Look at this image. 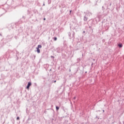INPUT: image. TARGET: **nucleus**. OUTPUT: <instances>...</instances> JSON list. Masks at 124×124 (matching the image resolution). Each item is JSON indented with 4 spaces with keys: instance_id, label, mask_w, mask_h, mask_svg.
Wrapping results in <instances>:
<instances>
[{
    "instance_id": "20e7f679",
    "label": "nucleus",
    "mask_w": 124,
    "mask_h": 124,
    "mask_svg": "<svg viewBox=\"0 0 124 124\" xmlns=\"http://www.w3.org/2000/svg\"><path fill=\"white\" fill-rule=\"evenodd\" d=\"M31 86V82H29L28 83L27 86V87H26V89H29L30 86Z\"/></svg>"
},
{
    "instance_id": "5701e85b",
    "label": "nucleus",
    "mask_w": 124,
    "mask_h": 124,
    "mask_svg": "<svg viewBox=\"0 0 124 124\" xmlns=\"http://www.w3.org/2000/svg\"><path fill=\"white\" fill-rule=\"evenodd\" d=\"M96 118H98V119H99V118H98V116H96Z\"/></svg>"
},
{
    "instance_id": "0eeeda50",
    "label": "nucleus",
    "mask_w": 124,
    "mask_h": 124,
    "mask_svg": "<svg viewBox=\"0 0 124 124\" xmlns=\"http://www.w3.org/2000/svg\"><path fill=\"white\" fill-rule=\"evenodd\" d=\"M16 57H17V60H18V54H19V52L17 51V50H16Z\"/></svg>"
},
{
    "instance_id": "2f4dec72",
    "label": "nucleus",
    "mask_w": 124,
    "mask_h": 124,
    "mask_svg": "<svg viewBox=\"0 0 124 124\" xmlns=\"http://www.w3.org/2000/svg\"><path fill=\"white\" fill-rule=\"evenodd\" d=\"M45 3H44V4H43V6H45Z\"/></svg>"
},
{
    "instance_id": "7c9ffc66",
    "label": "nucleus",
    "mask_w": 124,
    "mask_h": 124,
    "mask_svg": "<svg viewBox=\"0 0 124 124\" xmlns=\"http://www.w3.org/2000/svg\"><path fill=\"white\" fill-rule=\"evenodd\" d=\"M103 112H105V110L103 109Z\"/></svg>"
},
{
    "instance_id": "1a4fd4ad",
    "label": "nucleus",
    "mask_w": 124,
    "mask_h": 124,
    "mask_svg": "<svg viewBox=\"0 0 124 124\" xmlns=\"http://www.w3.org/2000/svg\"><path fill=\"white\" fill-rule=\"evenodd\" d=\"M68 35H69V39H72V37H71V33L70 32H68Z\"/></svg>"
},
{
    "instance_id": "412c9836",
    "label": "nucleus",
    "mask_w": 124,
    "mask_h": 124,
    "mask_svg": "<svg viewBox=\"0 0 124 124\" xmlns=\"http://www.w3.org/2000/svg\"><path fill=\"white\" fill-rule=\"evenodd\" d=\"M71 13H72V10H70V15H71Z\"/></svg>"
},
{
    "instance_id": "c756f323",
    "label": "nucleus",
    "mask_w": 124,
    "mask_h": 124,
    "mask_svg": "<svg viewBox=\"0 0 124 124\" xmlns=\"http://www.w3.org/2000/svg\"><path fill=\"white\" fill-rule=\"evenodd\" d=\"M83 33H85V31H83Z\"/></svg>"
},
{
    "instance_id": "4468645a",
    "label": "nucleus",
    "mask_w": 124,
    "mask_h": 124,
    "mask_svg": "<svg viewBox=\"0 0 124 124\" xmlns=\"http://www.w3.org/2000/svg\"><path fill=\"white\" fill-rule=\"evenodd\" d=\"M51 3V0H48V4H50Z\"/></svg>"
},
{
    "instance_id": "a211bd4d",
    "label": "nucleus",
    "mask_w": 124,
    "mask_h": 124,
    "mask_svg": "<svg viewBox=\"0 0 124 124\" xmlns=\"http://www.w3.org/2000/svg\"><path fill=\"white\" fill-rule=\"evenodd\" d=\"M105 10V8H104V6H103V7H102V10Z\"/></svg>"
},
{
    "instance_id": "6e6552de",
    "label": "nucleus",
    "mask_w": 124,
    "mask_h": 124,
    "mask_svg": "<svg viewBox=\"0 0 124 124\" xmlns=\"http://www.w3.org/2000/svg\"><path fill=\"white\" fill-rule=\"evenodd\" d=\"M36 52H37V53H40V49L39 48H38V47H36Z\"/></svg>"
},
{
    "instance_id": "72a5a7b5",
    "label": "nucleus",
    "mask_w": 124,
    "mask_h": 124,
    "mask_svg": "<svg viewBox=\"0 0 124 124\" xmlns=\"http://www.w3.org/2000/svg\"><path fill=\"white\" fill-rule=\"evenodd\" d=\"M91 28V26H90V27H89V28Z\"/></svg>"
},
{
    "instance_id": "39448f33",
    "label": "nucleus",
    "mask_w": 124,
    "mask_h": 124,
    "mask_svg": "<svg viewBox=\"0 0 124 124\" xmlns=\"http://www.w3.org/2000/svg\"><path fill=\"white\" fill-rule=\"evenodd\" d=\"M88 19V16H87V15H85V16H84L83 20L85 22H87Z\"/></svg>"
},
{
    "instance_id": "4c0bfd02",
    "label": "nucleus",
    "mask_w": 124,
    "mask_h": 124,
    "mask_svg": "<svg viewBox=\"0 0 124 124\" xmlns=\"http://www.w3.org/2000/svg\"><path fill=\"white\" fill-rule=\"evenodd\" d=\"M9 37V36H7V38Z\"/></svg>"
},
{
    "instance_id": "f704fd0d",
    "label": "nucleus",
    "mask_w": 124,
    "mask_h": 124,
    "mask_svg": "<svg viewBox=\"0 0 124 124\" xmlns=\"http://www.w3.org/2000/svg\"><path fill=\"white\" fill-rule=\"evenodd\" d=\"M87 73V71H86V72H85V73Z\"/></svg>"
},
{
    "instance_id": "a878e982",
    "label": "nucleus",
    "mask_w": 124,
    "mask_h": 124,
    "mask_svg": "<svg viewBox=\"0 0 124 124\" xmlns=\"http://www.w3.org/2000/svg\"><path fill=\"white\" fill-rule=\"evenodd\" d=\"M46 20V18H44V20Z\"/></svg>"
},
{
    "instance_id": "9b49d317",
    "label": "nucleus",
    "mask_w": 124,
    "mask_h": 124,
    "mask_svg": "<svg viewBox=\"0 0 124 124\" xmlns=\"http://www.w3.org/2000/svg\"><path fill=\"white\" fill-rule=\"evenodd\" d=\"M56 109L57 111H58L60 109V107L58 106H56Z\"/></svg>"
},
{
    "instance_id": "bb28decb",
    "label": "nucleus",
    "mask_w": 124,
    "mask_h": 124,
    "mask_svg": "<svg viewBox=\"0 0 124 124\" xmlns=\"http://www.w3.org/2000/svg\"><path fill=\"white\" fill-rule=\"evenodd\" d=\"M114 123H115V122H112V123H111V124H114Z\"/></svg>"
},
{
    "instance_id": "f3484780",
    "label": "nucleus",
    "mask_w": 124,
    "mask_h": 124,
    "mask_svg": "<svg viewBox=\"0 0 124 124\" xmlns=\"http://www.w3.org/2000/svg\"><path fill=\"white\" fill-rule=\"evenodd\" d=\"M15 38H16V40H17L18 39V37L16 36H15Z\"/></svg>"
},
{
    "instance_id": "473e14b6",
    "label": "nucleus",
    "mask_w": 124,
    "mask_h": 124,
    "mask_svg": "<svg viewBox=\"0 0 124 124\" xmlns=\"http://www.w3.org/2000/svg\"><path fill=\"white\" fill-rule=\"evenodd\" d=\"M121 123V122H119V124H120Z\"/></svg>"
},
{
    "instance_id": "c85d7f7f",
    "label": "nucleus",
    "mask_w": 124,
    "mask_h": 124,
    "mask_svg": "<svg viewBox=\"0 0 124 124\" xmlns=\"http://www.w3.org/2000/svg\"><path fill=\"white\" fill-rule=\"evenodd\" d=\"M108 4V3H107V2H106V3H105V5H107Z\"/></svg>"
},
{
    "instance_id": "dca6fc26",
    "label": "nucleus",
    "mask_w": 124,
    "mask_h": 124,
    "mask_svg": "<svg viewBox=\"0 0 124 124\" xmlns=\"http://www.w3.org/2000/svg\"><path fill=\"white\" fill-rule=\"evenodd\" d=\"M77 61H78V62H79L80 61V59L78 58V59H77Z\"/></svg>"
},
{
    "instance_id": "7ed1b4c3",
    "label": "nucleus",
    "mask_w": 124,
    "mask_h": 124,
    "mask_svg": "<svg viewBox=\"0 0 124 124\" xmlns=\"http://www.w3.org/2000/svg\"><path fill=\"white\" fill-rule=\"evenodd\" d=\"M112 5V2H109L107 4V9H113V8L111 7Z\"/></svg>"
},
{
    "instance_id": "b1692460",
    "label": "nucleus",
    "mask_w": 124,
    "mask_h": 124,
    "mask_svg": "<svg viewBox=\"0 0 124 124\" xmlns=\"http://www.w3.org/2000/svg\"><path fill=\"white\" fill-rule=\"evenodd\" d=\"M54 83H56V80H54Z\"/></svg>"
},
{
    "instance_id": "f257e3e1",
    "label": "nucleus",
    "mask_w": 124,
    "mask_h": 124,
    "mask_svg": "<svg viewBox=\"0 0 124 124\" xmlns=\"http://www.w3.org/2000/svg\"><path fill=\"white\" fill-rule=\"evenodd\" d=\"M84 14H85L88 17H90L92 15V13L89 11H87V12H84Z\"/></svg>"
},
{
    "instance_id": "4be33fe9",
    "label": "nucleus",
    "mask_w": 124,
    "mask_h": 124,
    "mask_svg": "<svg viewBox=\"0 0 124 124\" xmlns=\"http://www.w3.org/2000/svg\"><path fill=\"white\" fill-rule=\"evenodd\" d=\"M22 18H23V19H25V17L24 16L22 17Z\"/></svg>"
},
{
    "instance_id": "9d476101",
    "label": "nucleus",
    "mask_w": 124,
    "mask_h": 124,
    "mask_svg": "<svg viewBox=\"0 0 124 124\" xmlns=\"http://www.w3.org/2000/svg\"><path fill=\"white\" fill-rule=\"evenodd\" d=\"M118 47H119V48H122L123 47V44L122 43L119 44Z\"/></svg>"
},
{
    "instance_id": "2eb2a0df",
    "label": "nucleus",
    "mask_w": 124,
    "mask_h": 124,
    "mask_svg": "<svg viewBox=\"0 0 124 124\" xmlns=\"http://www.w3.org/2000/svg\"><path fill=\"white\" fill-rule=\"evenodd\" d=\"M19 119H20L19 117V116H17V118H16V120H17V121H18V120H19Z\"/></svg>"
},
{
    "instance_id": "c9c22d12",
    "label": "nucleus",
    "mask_w": 124,
    "mask_h": 124,
    "mask_svg": "<svg viewBox=\"0 0 124 124\" xmlns=\"http://www.w3.org/2000/svg\"><path fill=\"white\" fill-rule=\"evenodd\" d=\"M123 124H124V121H123Z\"/></svg>"
},
{
    "instance_id": "e433bc0d",
    "label": "nucleus",
    "mask_w": 124,
    "mask_h": 124,
    "mask_svg": "<svg viewBox=\"0 0 124 124\" xmlns=\"http://www.w3.org/2000/svg\"><path fill=\"white\" fill-rule=\"evenodd\" d=\"M92 65H93V63H92Z\"/></svg>"
},
{
    "instance_id": "f03ea898",
    "label": "nucleus",
    "mask_w": 124,
    "mask_h": 124,
    "mask_svg": "<svg viewBox=\"0 0 124 124\" xmlns=\"http://www.w3.org/2000/svg\"><path fill=\"white\" fill-rule=\"evenodd\" d=\"M1 12L0 13V17L3 14H4L6 12L5 10L3 8H1L0 9Z\"/></svg>"
},
{
    "instance_id": "cd10ccee",
    "label": "nucleus",
    "mask_w": 124,
    "mask_h": 124,
    "mask_svg": "<svg viewBox=\"0 0 124 124\" xmlns=\"http://www.w3.org/2000/svg\"><path fill=\"white\" fill-rule=\"evenodd\" d=\"M76 97H74V99H76Z\"/></svg>"
},
{
    "instance_id": "f8f14e48",
    "label": "nucleus",
    "mask_w": 124,
    "mask_h": 124,
    "mask_svg": "<svg viewBox=\"0 0 124 124\" xmlns=\"http://www.w3.org/2000/svg\"><path fill=\"white\" fill-rule=\"evenodd\" d=\"M42 47V46L41 45H38L37 48H41Z\"/></svg>"
},
{
    "instance_id": "ddd939ff",
    "label": "nucleus",
    "mask_w": 124,
    "mask_h": 124,
    "mask_svg": "<svg viewBox=\"0 0 124 124\" xmlns=\"http://www.w3.org/2000/svg\"><path fill=\"white\" fill-rule=\"evenodd\" d=\"M53 40L54 41H56L57 40V37H54L53 38Z\"/></svg>"
},
{
    "instance_id": "aec40b11",
    "label": "nucleus",
    "mask_w": 124,
    "mask_h": 124,
    "mask_svg": "<svg viewBox=\"0 0 124 124\" xmlns=\"http://www.w3.org/2000/svg\"><path fill=\"white\" fill-rule=\"evenodd\" d=\"M51 57L53 59L54 58V57L53 56H51Z\"/></svg>"
},
{
    "instance_id": "6ab92c4d",
    "label": "nucleus",
    "mask_w": 124,
    "mask_h": 124,
    "mask_svg": "<svg viewBox=\"0 0 124 124\" xmlns=\"http://www.w3.org/2000/svg\"><path fill=\"white\" fill-rule=\"evenodd\" d=\"M2 46V44L1 43H0V47H1Z\"/></svg>"
},
{
    "instance_id": "393cba45",
    "label": "nucleus",
    "mask_w": 124,
    "mask_h": 124,
    "mask_svg": "<svg viewBox=\"0 0 124 124\" xmlns=\"http://www.w3.org/2000/svg\"><path fill=\"white\" fill-rule=\"evenodd\" d=\"M0 36H2V34H1V33H0Z\"/></svg>"
},
{
    "instance_id": "423d86ee",
    "label": "nucleus",
    "mask_w": 124,
    "mask_h": 124,
    "mask_svg": "<svg viewBox=\"0 0 124 124\" xmlns=\"http://www.w3.org/2000/svg\"><path fill=\"white\" fill-rule=\"evenodd\" d=\"M75 33L74 32V31H73L72 35H71V37H72V39H73V40L75 39Z\"/></svg>"
}]
</instances>
